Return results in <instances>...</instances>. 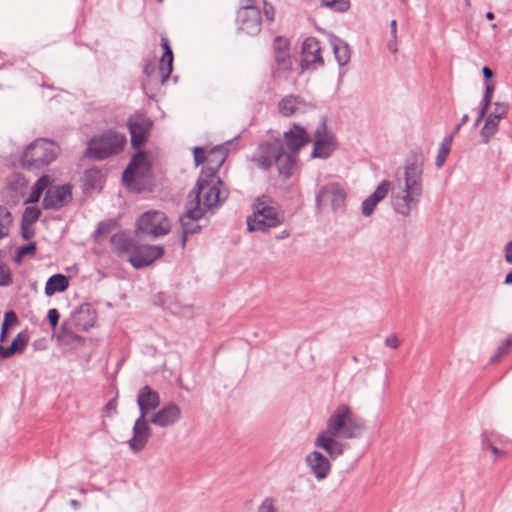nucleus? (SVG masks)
Here are the masks:
<instances>
[{
    "instance_id": "f257e3e1",
    "label": "nucleus",
    "mask_w": 512,
    "mask_h": 512,
    "mask_svg": "<svg viewBox=\"0 0 512 512\" xmlns=\"http://www.w3.org/2000/svg\"><path fill=\"white\" fill-rule=\"evenodd\" d=\"M366 428L365 421L357 417L346 404L339 405L329 416L326 428L314 440V446L324 450L329 457L319 451H312L305 457V463L318 481L325 479L331 470L329 458L341 456L347 445L339 438H359Z\"/></svg>"
},
{
    "instance_id": "f03ea898",
    "label": "nucleus",
    "mask_w": 512,
    "mask_h": 512,
    "mask_svg": "<svg viewBox=\"0 0 512 512\" xmlns=\"http://www.w3.org/2000/svg\"><path fill=\"white\" fill-rule=\"evenodd\" d=\"M424 164L422 153H411L403 166V178L391 182L390 203L393 211L402 217H409L417 211L424 193Z\"/></svg>"
},
{
    "instance_id": "7ed1b4c3",
    "label": "nucleus",
    "mask_w": 512,
    "mask_h": 512,
    "mask_svg": "<svg viewBox=\"0 0 512 512\" xmlns=\"http://www.w3.org/2000/svg\"><path fill=\"white\" fill-rule=\"evenodd\" d=\"M253 208V216L247 219L249 231H267L283 223V217L269 198H258Z\"/></svg>"
},
{
    "instance_id": "20e7f679",
    "label": "nucleus",
    "mask_w": 512,
    "mask_h": 512,
    "mask_svg": "<svg viewBox=\"0 0 512 512\" xmlns=\"http://www.w3.org/2000/svg\"><path fill=\"white\" fill-rule=\"evenodd\" d=\"M59 153V147L53 141L37 139L24 151L21 163L27 169L39 168L53 162Z\"/></svg>"
},
{
    "instance_id": "39448f33",
    "label": "nucleus",
    "mask_w": 512,
    "mask_h": 512,
    "mask_svg": "<svg viewBox=\"0 0 512 512\" xmlns=\"http://www.w3.org/2000/svg\"><path fill=\"white\" fill-rule=\"evenodd\" d=\"M125 143V135L115 131H107L101 136L90 140L86 155L92 156L95 159H105L112 154L120 152Z\"/></svg>"
},
{
    "instance_id": "423d86ee",
    "label": "nucleus",
    "mask_w": 512,
    "mask_h": 512,
    "mask_svg": "<svg viewBox=\"0 0 512 512\" xmlns=\"http://www.w3.org/2000/svg\"><path fill=\"white\" fill-rule=\"evenodd\" d=\"M220 185H222V182L219 178H215L212 181L210 178L205 177V175L199 176L194 200L195 206H200L203 209V213L226 199L227 194L220 190Z\"/></svg>"
},
{
    "instance_id": "0eeeda50",
    "label": "nucleus",
    "mask_w": 512,
    "mask_h": 512,
    "mask_svg": "<svg viewBox=\"0 0 512 512\" xmlns=\"http://www.w3.org/2000/svg\"><path fill=\"white\" fill-rule=\"evenodd\" d=\"M193 154L196 166L203 163L206 164L203 167L200 176H204L205 174V177L210 178L212 181H214L215 178H218L216 173L226 159V153L222 147L217 146L208 152L202 147H195Z\"/></svg>"
},
{
    "instance_id": "6e6552de",
    "label": "nucleus",
    "mask_w": 512,
    "mask_h": 512,
    "mask_svg": "<svg viewBox=\"0 0 512 512\" xmlns=\"http://www.w3.org/2000/svg\"><path fill=\"white\" fill-rule=\"evenodd\" d=\"M268 149L273 153V156L262 158L260 168L267 169L273 163H275L278 167L279 173L285 179L289 178L292 175L293 169L296 166V158L295 155L286 153L284 151L282 142L280 140H274V144Z\"/></svg>"
},
{
    "instance_id": "1a4fd4ad",
    "label": "nucleus",
    "mask_w": 512,
    "mask_h": 512,
    "mask_svg": "<svg viewBox=\"0 0 512 512\" xmlns=\"http://www.w3.org/2000/svg\"><path fill=\"white\" fill-rule=\"evenodd\" d=\"M170 222L161 211H147L137 221V230L154 238L170 232Z\"/></svg>"
},
{
    "instance_id": "9d476101",
    "label": "nucleus",
    "mask_w": 512,
    "mask_h": 512,
    "mask_svg": "<svg viewBox=\"0 0 512 512\" xmlns=\"http://www.w3.org/2000/svg\"><path fill=\"white\" fill-rule=\"evenodd\" d=\"M314 145L312 158L327 159L337 148V141L332 132L327 128L326 121L322 119L314 132Z\"/></svg>"
},
{
    "instance_id": "9b49d317",
    "label": "nucleus",
    "mask_w": 512,
    "mask_h": 512,
    "mask_svg": "<svg viewBox=\"0 0 512 512\" xmlns=\"http://www.w3.org/2000/svg\"><path fill=\"white\" fill-rule=\"evenodd\" d=\"M96 317V311L91 304H81L71 313L69 319L62 324V329L66 333L73 327L79 331H87L94 326Z\"/></svg>"
},
{
    "instance_id": "f8f14e48",
    "label": "nucleus",
    "mask_w": 512,
    "mask_h": 512,
    "mask_svg": "<svg viewBox=\"0 0 512 512\" xmlns=\"http://www.w3.org/2000/svg\"><path fill=\"white\" fill-rule=\"evenodd\" d=\"M316 106L300 95L290 94L278 103V111L284 117H298L315 111Z\"/></svg>"
},
{
    "instance_id": "ddd939ff",
    "label": "nucleus",
    "mask_w": 512,
    "mask_h": 512,
    "mask_svg": "<svg viewBox=\"0 0 512 512\" xmlns=\"http://www.w3.org/2000/svg\"><path fill=\"white\" fill-rule=\"evenodd\" d=\"M149 171L150 167L146 156L142 153H138L132 158L128 167L125 169L122 176L123 182L129 189L139 192L141 189L138 186L137 181L144 178Z\"/></svg>"
},
{
    "instance_id": "4468645a",
    "label": "nucleus",
    "mask_w": 512,
    "mask_h": 512,
    "mask_svg": "<svg viewBox=\"0 0 512 512\" xmlns=\"http://www.w3.org/2000/svg\"><path fill=\"white\" fill-rule=\"evenodd\" d=\"M163 254L161 245H135L128 260L134 268L140 269L149 266Z\"/></svg>"
},
{
    "instance_id": "2eb2a0df",
    "label": "nucleus",
    "mask_w": 512,
    "mask_h": 512,
    "mask_svg": "<svg viewBox=\"0 0 512 512\" xmlns=\"http://www.w3.org/2000/svg\"><path fill=\"white\" fill-rule=\"evenodd\" d=\"M346 192L338 183H329L321 187L316 195V203L318 207L322 203L329 202L333 211L342 210L345 206Z\"/></svg>"
},
{
    "instance_id": "dca6fc26",
    "label": "nucleus",
    "mask_w": 512,
    "mask_h": 512,
    "mask_svg": "<svg viewBox=\"0 0 512 512\" xmlns=\"http://www.w3.org/2000/svg\"><path fill=\"white\" fill-rule=\"evenodd\" d=\"M128 128L131 134V144L134 148L141 147L147 140L152 126L151 120L144 114L135 113L128 119Z\"/></svg>"
},
{
    "instance_id": "f3484780",
    "label": "nucleus",
    "mask_w": 512,
    "mask_h": 512,
    "mask_svg": "<svg viewBox=\"0 0 512 512\" xmlns=\"http://www.w3.org/2000/svg\"><path fill=\"white\" fill-rule=\"evenodd\" d=\"M150 419L147 420L146 417L139 416L134 423L132 429V437L128 440V446L133 453H138L142 451L148 440L152 435L151 428L149 426Z\"/></svg>"
},
{
    "instance_id": "a211bd4d",
    "label": "nucleus",
    "mask_w": 512,
    "mask_h": 512,
    "mask_svg": "<svg viewBox=\"0 0 512 512\" xmlns=\"http://www.w3.org/2000/svg\"><path fill=\"white\" fill-rule=\"evenodd\" d=\"M43 199L44 209L58 210L70 202L71 188L69 185L47 187Z\"/></svg>"
},
{
    "instance_id": "6ab92c4d",
    "label": "nucleus",
    "mask_w": 512,
    "mask_h": 512,
    "mask_svg": "<svg viewBox=\"0 0 512 512\" xmlns=\"http://www.w3.org/2000/svg\"><path fill=\"white\" fill-rule=\"evenodd\" d=\"M181 414V408L174 402H170L151 416L150 423L161 428L169 427L179 421Z\"/></svg>"
},
{
    "instance_id": "aec40b11",
    "label": "nucleus",
    "mask_w": 512,
    "mask_h": 512,
    "mask_svg": "<svg viewBox=\"0 0 512 512\" xmlns=\"http://www.w3.org/2000/svg\"><path fill=\"white\" fill-rule=\"evenodd\" d=\"M239 29L248 35H257L261 31V14L259 9L238 10Z\"/></svg>"
},
{
    "instance_id": "412c9836",
    "label": "nucleus",
    "mask_w": 512,
    "mask_h": 512,
    "mask_svg": "<svg viewBox=\"0 0 512 512\" xmlns=\"http://www.w3.org/2000/svg\"><path fill=\"white\" fill-rule=\"evenodd\" d=\"M189 205L190 206L187 207L186 213L180 218L183 232V247L186 244L187 236L200 230V226L197 224V221L204 216L203 209L200 206H192V203H189Z\"/></svg>"
},
{
    "instance_id": "4be33fe9",
    "label": "nucleus",
    "mask_w": 512,
    "mask_h": 512,
    "mask_svg": "<svg viewBox=\"0 0 512 512\" xmlns=\"http://www.w3.org/2000/svg\"><path fill=\"white\" fill-rule=\"evenodd\" d=\"M137 405L140 415L146 417L150 411L155 410L160 405V396L150 386L146 385L138 391Z\"/></svg>"
},
{
    "instance_id": "5701e85b",
    "label": "nucleus",
    "mask_w": 512,
    "mask_h": 512,
    "mask_svg": "<svg viewBox=\"0 0 512 512\" xmlns=\"http://www.w3.org/2000/svg\"><path fill=\"white\" fill-rule=\"evenodd\" d=\"M285 143L288 149L296 154L303 146L310 141L306 129L299 124H294L290 130L284 133Z\"/></svg>"
},
{
    "instance_id": "b1692460",
    "label": "nucleus",
    "mask_w": 512,
    "mask_h": 512,
    "mask_svg": "<svg viewBox=\"0 0 512 512\" xmlns=\"http://www.w3.org/2000/svg\"><path fill=\"white\" fill-rule=\"evenodd\" d=\"M322 47L315 37H307L302 43L301 64H323Z\"/></svg>"
},
{
    "instance_id": "393cba45",
    "label": "nucleus",
    "mask_w": 512,
    "mask_h": 512,
    "mask_svg": "<svg viewBox=\"0 0 512 512\" xmlns=\"http://www.w3.org/2000/svg\"><path fill=\"white\" fill-rule=\"evenodd\" d=\"M390 186L391 182L389 180L381 181L375 191L362 202L361 211L365 217L373 214L377 204L388 195Z\"/></svg>"
},
{
    "instance_id": "a878e982",
    "label": "nucleus",
    "mask_w": 512,
    "mask_h": 512,
    "mask_svg": "<svg viewBox=\"0 0 512 512\" xmlns=\"http://www.w3.org/2000/svg\"><path fill=\"white\" fill-rule=\"evenodd\" d=\"M173 66H144V73L149 82L164 84L172 73Z\"/></svg>"
},
{
    "instance_id": "bb28decb",
    "label": "nucleus",
    "mask_w": 512,
    "mask_h": 512,
    "mask_svg": "<svg viewBox=\"0 0 512 512\" xmlns=\"http://www.w3.org/2000/svg\"><path fill=\"white\" fill-rule=\"evenodd\" d=\"M111 244L114 249L119 253H132L135 247L134 240L125 232L116 233L111 237Z\"/></svg>"
},
{
    "instance_id": "cd10ccee",
    "label": "nucleus",
    "mask_w": 512,
    "mask_h": 512,
    "mask_svg": "<svg viewBox=\"0 0 512 512\" xmlns=\"http://www.w3.org/2000/svg\"><path fill=\"white\" fill-rule=\"evenodd\" d=\"M69 287V279L63 274H54L46 282L45 294L52 296L57 292H63Z\"/></svg>"
},
{
    "instance_id": "c85d7f7f",
    "label": "nucleus",
    "mask_w": 512,
    "mask_h": 512,
    "mask_svg": "<svg viewBox=\"0 0 512 512\" xmlns=\"http://www.w3.org/2000/svg\"><path fill=\"white\" fill-rule=\"evenodd\" d=\"M289 46L290 42L288 39L282 36L275 37L273 49L277 64H284L287 61L289 57Z\"/></svg>"
},
{
    "instance_id": "c756f323",
    "label": "nucleus",
    "mask_w": 512,
    "mask_h": 512,
    "mask_svg": "<svg viewBox=\"0 0 512 512\" xmlns=\"http://www.w3.org/2000/svg\"><path fill=\"white\" fill-rule=\"evenodd\" d=\"M500 120L501 119H498L497 116L488 114L485 124L480 132L482 141L485 144H487L498 131Z\"/></svg>"
},
{
    "instance_id": "7c9ffc66",
    "label": "nucleus",
    "mask_w": 512,
    "mask_h": 512,
    "mask_svg": "<svg viewBox=\"0 0 512 512\" xmlns=\"http://www.w3.org/2000/svg\"><path fill=\"white\" fill-rule=\"evenodd\" d=\"M29 343V334L22 331L17 334L11 345L6 348V354L12 356L14 354H22Z\"/></svg>"
},
{
    "instance_id": "2f4dec72",
    "label": "nucleus",
    "mask_w": 512,
    "mask_h": 512,
    "mask_svg": "<svg viewBox=\"0 0 512 512\" xmlns=\"http://www.w3.org/2000/svg\"><path fill=\"white\" fill-rule=\"evenodd\" d=\"M332 48L337 64H348L350 61V49L347 43L336 40L332 42Z\"/></svg>"
},
{
    "instance_id": "473e14b6",
    "label": "nucleus",
    "mask_w": 512,
    "mask_h": 512,
    "mask_svg": "<svg viewBox=\"0 0 512 512\" xmlns=\"http://www.w3.org/2000/svg\"><path fill=\"white\" fill-rule=\"evenodd\" d=\"M51 184V178L47 175L40 177L34 187L32 192L30 193L27 202L28 203H36L39 201L43 191Z\"/></svg>"
},
{
    "instance_id": "72a5a7b5",
    "label": "nucleus",
    "mask_w": 512,
    "mask_h": 512,
    "mask_svg": "<svg viewBox=\"0 0 512 512\" xmlns=\"http://www.w3.org/2000/svg\"><path fill=\"white\" fill-rule=\"evenodd\" d=\"M40 210L36 207H27L22 216V224L21 229L26 230L27 228H31V226L39 219Z\"/></svg>"
},
{
    "instance_id": "f704fd0d",
    "label": "nucleus",
    "mask_w": 512,
    "mask_h": 512,
    "mask_svg": "<svg viewBox=\"0 0 512 512\" xmlns=\"http://www.w3.org/2000/svg\"><path fill=\"white\" fill-rule=\"evenodd\" d=\"M323 7L337 12L344 13L350 9V0H320Z\"/></svg>"
},
{
    "instance_id": "c9c22d12",
    "label": "nucleus",
    "mask_w": 512,
    "mask_h": 512,
    "mask_svg": "<svg viewBox=\"0 0 512 512\" xmlns=\"http://www.w3.org/2000/svg\"><path fill=\"white\" fill-rule=\"evenodd\" d=\"M12 224V215L4 207H0V239L9 234V229Z\"/></svg>"
},
{
    "instance_id": "e433bc0d",
    "label": "nucleus",
    "mask_w": 512,
    "mask_h": 512,
    "mask_svg": "<svg viewBox=\"0 0 512 512\" xmlns=\"http://www.w3.org/2000/svg\"><path fill=\"white\" fill-rule=\"evenodd\" d=\"M161 46L163 54L159 64H173V52L168 38L164 35L161 36Z\"/></svg>"
},
{
    "instance_id": "4c0bfd02",
    "label": "nucleus",
    "mask_w": 512,
    "mask_h": 512,
    "mask_svg": "<svg viewBox=\"0 0 512 512\" xmlns=\"http://www.w3.org/2000/svg\"><path fill=\"white\" fill-rule=\"evenodd\" d=\"M255 512H279L277 500L272 497L264 498Z\"/></svg>"
},
{
    "instance_id": "58836bf2",
    "label": "nucleus",
    "mask_w": 512,
    "mask_h": 512,
    "mask_svg": "<svg viewBox=\"0 0 512 512\" xmlns=\"http://www.w3.org/2000/svg\"><path fill=\"white\" fill-rule=\"evenodd\" d=\"M115 226L116 222L114 220L100 222L94 234L95 240H100L102 236L110 233L115 228Z\"/></svg>"
},
{
    "instance_id": "ea45409f",
    "label": "nucleus",
    "mask_w": 512,
    "mask_h": 512,
    "mask_svg": "<svg viewBox=\"0 0 512 512\" xmlns=\"http://www.w3.org/2000/svg\"><path fill=\"white\" fill-rule=\"evenodd\" d=\"M274 144V141L265 142L259 146L258 154L255 155L252 159L256 163V165L260 168L261 159L266 157L273 156V153L268 149V147L272 146Z\"/></svg>"
},
{
    "instance_id": "a19ab883",
    "label": "nucleus",
    "mask_w": 512,
    "mask_h": 512,
    "mask_svg": "<svg viewBox=\"0 0 512 512\" xmlns=\"http://www.w3.org/2000/svg\"><path fill=\"white\" fill-rule=\"evenodd\" d=\"M86 185L90 188H96L100 186L101 173L96 169H91L85 172Z\"/></svg>"
},
{
    "instance_id": "79ce46f5",
    "label": "nucleus",
    "mask_w": 512,
    "mask_h": 512,
    "mask_svg": "<svg viewBox=\"0 0 512 512\" xmlns=\"http://www.w3.org/2000/svg\"><path fill=\"white\" fill-rule=\"evenodd\" d=\"M484 86L485 90L481 104H484V106H490L493 92L495 90V81H485Z\"/></svg>"
},
{
    "instance_id": "37998d69",
    "label": "nucleus",
    "mask_w": 512,
    "mask_h": 512,
    "mask_svg": "<svg viewBox=\"0 0 512 512\" xmlns=\"http://www.w3.org/2000/svg\"><path fill=\"white\" fill-rule=\"evenodd\" d=\"M509 110V105L506 102H495L493 104V110L489 115H495L498 119H502L506 116Z\"/></svg>"
},
{
    "instance_id": "c03bdc74",
    "label": "nucleus",
    "mask_w": 512,
    "mask_h": 512,
    "mask_svg": "<svg viewBox=\"0 0 512 512\" xmlns=\"http://www.w3.org/2000/svg\"><path fill=\"white\" fill-rule=\"evenodd\" d=\"M450 152V148L444 144H442L438 149V154L436 157L435 165L440 168L445 163L447 156Z\"/></svg>"
},
{
    "instance_id": "a18cd8bd",
    "label": "nucleus",
    "mask_w": 512,
    "mask_h": 512,
    "mask_svg": "<svg viewBox=\"0 0 512 512\" xmlns=\"http://www.w3.org/2000/svg\"><path fill=\"white\" fill-rule=\"evenodd\" d=\"M11 283L10 270L6 265H0V286H7Z\"/></svg>"
},
{
    "instance_id": "49530a36",
    "label": "nucleus",
    "mask_w": 512,
    "mask_h": 512,
    "mask_svg": "<svg viewBox=\"0 0 512 512\" xmlns=\"http://www.w3.org/2000/svg\"><path fill=\"white\" fill-rule=\"evenodd\" d=\"M263 13H264L265 18L268 21H270V22L274 21L275 9H274L273 5L270 4L269 2H267L266 0L263 1Z\"/></svg>"
},
{
    "instance_id": "de8ad7c7",
    "label": "nucleus",
    "mask_w": 512,
    "mask_h": 512,
    "mask_svg": "<svg viewBox=\"0 0 512 512\" xmlns=\"http://www.w3.org/2000/svg\"><path fill=\"white\" fill-rule=\"evenodd\" d=\"M47 318H48V321H49L51 327L55 328L57 326L59 318H60V315H59V312L57 311V309H55V308L50 309L48 311Z\"/></svg>"
},
{
    "instance_id": "09e8293b",
    "label": "nucleus",
    "mask_w": 512,
    "mask_h": 512,
    "mask_svg": "<svg viewBox=\"0 0 512 512\" xmlns=\"http://www.w3.org/2000/svg\"><path fill=\"white\" fill-rule=\"evenodd\" d=\"M117 411V401L116 399H111L104 407V413L106 416L110 417L114 415Z\"/></svg>"
},
{
    "instance_id": "8fccbe9b",
    "label": "nucleus",
    "mask_w": 512,
    "mask_h": 512,
    "mask_svg": "<svg viewBox=\"0 0 512 512\" xmlns=\"http://www.w3.org/2000/svg\"><path fill=\"white\" fill-rule=\"evenodd\" d=\"M36 250V245L34 243H30L28 245L22 246L18 249V256H25L28 254H33Z\"/></svg>"
},
{
    "instance_id": "3c124183",
    "label": "nucleus",
    "mask_w": 512,
    "mask_h": 512,
    "mask_svg": "<svg viewBox=\"0 0 512 512\" xmlns=\"http://www.w3.org/2000/svg\"><path fill=\"white\" fill-rule=\"evenodd\" d=\"M254 3L255 0H240L239 10L259 9Z\"/></svg>"
},
{
    "instance_id": "603ef678",
    "label": "nucleus",
    "mask_w": 512,
    "mask_h": 512,
    "mask_svg": "<svg viewBox=\"0 0 512 512\" xmlns=\"http://www.w3.org/2000/svg\"><path fill=\"white\" fill-rule=\"evenodd\" d=\"M468 121V115L467 114H464L461 118V121L456 125L455 129H454V132L448 137V142H451L454 135L460 130V128L465 125Z\"/></svg>"
},
{
    "instance_id": "864d4df0",
    "label": "nucleus",
    "mask_w": 512,
    "mask_h": 512,
    "mask_svg": "<svg viewBox=\"0 0 512 512\" xmlns=\"http://www.w3.org/2000/svg\"><path fill=\"white\" fill-rule=\"evenodd\" d=\"M512 345V339L511 338H508L506 339L500 346L499 348L497 349V353L499 355H504L505 353H507L509 347Z\"/></svg>"
},
{
    "instance_id": "5fc2aeb1",
    "label": "nucleus",
    "mask_w": 512,
    "mask_h": 512,
    "mask_svg": "<svg viewBox=\"0 0 512 512\" xmlns=\"http://www.w3.org/2000/svg\"><path fill=\"white\" fill-rule=\"evenodd\" d=\"M18 321L16 314L13 311H8L4 315V321L8 323V325L16 324Z\"/></svg>"
},
{
    "instance_id": "6e6d98bb",
    "label": "nucleus",
    "mask_w": 512,
    "mask_h": 512,
    "mask_svg": "<svg viewBox=\"0 0 512 512\" xmlns=\"http://www.w3.org/2000/svg\"><path fill=\"white\" fill-rule=\"evenodd\" d=\"M385 344L395 349L399 346V340L395 335H391L385 339Z\"/></svg>"
},
{
    "instance_id": "4d7b16f0",
    "label": "nucleus",
    "mask_w": 512,
    "mask_h": 512,
    "mask_svg": "<svg viewBox=\"0 0 512 512\" xmlns=\"http://www.w3.org/2000/svg\"><path fill=\"white\" fill-rule=\"evenodd\" d=\"M505 260L512 264V240L505 246Z\"/></svg>"
},
{
    "instance_id": "13d9d810",
    "label": "nucleus",
    "mask_w": 512,
    "mask_h": 512,
    "mask_svg": "<svg viewBox=\"0 0 512 512\" xmlns=\"http://www.w3.org/2000/svg\"><path fill=\"white\" fill-rule=\"evenodd\" d=\"M490 106H484V104H481V109L479 111V114H478V117L475 121V125L477 126L480 121L485 117V115L487 114L488 112V109H489Z\"/></svg>"
},
{
    "instance_id": "bf43d9fd",
    "label": "nucleus",
    "mask_w": 512,
    "mask_h": 512,
    "mask_svg": "<svg viewBox=\"0 0 512 512\" xmlns=\"http://www.w3.org/2000/svg\"><path fill=\"white\" fill-rule=\"evenodd\" d=\"M482 72H483L485 81H494L493 80V71L489 68V66H484Z\"/></svg>"
},
{
    "instance_id": "052dcab7",
    "label": "nucleus",
    "mask_w": 512,
    "mask_h": 512,
    "mask_svg": "<svg viewBox=\"0 0 512 512\" xmlns=\"http://www.w3.org/2000/svg\"><path fill=\"white\" fill-rule=\"evenodd\" d=\"M483 448L489 449L494 455H498L500 453V450L488 441H483Z\"/></svg>"
},
{
    "instance_id": "680f3d73",
    "label": "nucleus",
    "mask_w": 512,
    "mask_h": 512,
    "mask_svg": "<svg viewBox=\"0 0 512 512\" xmlns=\"http://www.w3.org/2000/svg\"><path fill=\"white\" fill-rule=\"evenodd\" d=\"M390 29H391V37L394 41H396L397 38V21L392 20L390 22Z\"/></svg>"
},
{
    "instance_id": "e2e57ef3",
    "label": "nucleus",
    "mask_w": 512,
    "mask_h": 512,
    "mask_svg": "<svg viewBox=\"0 0 512 512\" xmlns=\"http://www.w3.org/2000/svg\"><path fill=\"white\" fill-rule=\"evenodd\" d=\"M9 357L11 356L6 354V348L0 345V358L7 359Z\"/></svg>"
},
{
    "instance_id": "0e129e2a",
    "label": "nucleus",
    "mask_w": 512,
    "mask_h": 512,
    "mask_svg": "<svg viewBox=\"0 0 512 512\" xmlns=\"http://www.w3.org/2000/svg\"><path fill=\"white\" fill-rule=\"evenodd\" d=\"M504 283L506 285H512V271L505 276Z\"/></svg>"
},
{
    "instance_id": "69168bd1",
    "label": "nucleus",
    "mask_w": 512,
    "mask_h": 512,
    "mask_svg": "<svg viewBox=\"0 0 512 512\" xmlns=\"http://www.w3.org/2000/svg\"><path fill=\"white\" fill-rule=\"evenodd\" d=\"M289 235L290 232L288 230H283L276 238L280 240L289 237Z\"/></svg>"
},
{
    "instance_id": "338daca9",
    "label": "nucleus",
    "mask_w": 512,
    "mask_h": 512,
    "mask_svg": "<svg viewBox=\"0 0 512 512\" xmlns=\"http://www.w3.org/2000/svg\"><path fill=\"white\" fill-rule=\"evenodd\" d=\"M70 505H71L74 509H78V508H79V506H80V503H79V501H77V500H75V499H72V500L70 501Z\"/></svg>"
},
{
    "instance_id": "774afa93",
    "label": "nucleus",
    "mask_w": 512,
    "mask_h": 512,
    "mask_svg": "<svg viewBox=\"0 0 512 512\" xmlns=\"http://www.w3.org/2000/svg\"><path fill=\"white\" fill-rule=\"evenodd\" d=\"M29 229L30 228H27L26 230H23L22 229V235L25 239H29L30 238V234H29Z\"/></svg>"
}]
</instances>
